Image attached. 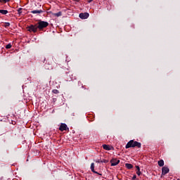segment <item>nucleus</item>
<instances>
[{"mask_svg": "<svg viewBox=\"0 0 180 180\" xmlns=\"http://www.w3.org/2000/svg\"><path fill=\"white\" fill-rule=\"evenodd\" d=\"M135 147H137L138 148H141V143L137 142L134 140H131L125 146V148H134Z\"/></svg>", "mask_w": 180, "mask_h": 180, "instance_id": "obj_1", "label": "nucleus"}, {"mask_svg": "<svg viewBox=\"0 0 180 180\" xmlns=\"http://www.w3.org/2000/svg\"><path fill=\"white\" fill-rule=\"evenodd\" d=\"M37 26L39 30L41 31V30H43V29H46V27H47V26H49V22L47 21L39 20L37 22Z\"/></svg>", "mask_w": 180, "mask_h": 180, "instance_id": "obj_2", "label": "nucleus"}, {"mask_svg": "<svg viewBox=\"0 0 180 180\" xmlns=\"http://www.w3.org/2000/svg\"><path fill=\"white\" fill-rule=\"evenodd\" d=\"M27 29H28V32H33V33H37V29L39 28L37 27V25H31L27 27Z\"/></svg>", "mask_w": 180, "mask_h": 180, "instance_id": "obj_3", "label": "nucleus"}, {"mask_svg": "<svg viewBox=\"0 0 180 180\" xmlns=\"http://www.w3.org/2000/svg\"><path fill=\"white\" fill-rule=\"evenodd\" d=\"M59 130L60 131H67L70 130V128H68V127L66 125L65 123H61L60 126L59 127Z\"/></svg>", "mask_w": 180, "mask_h": 180, "instance_id": "obj_4", "label": "nucleus"}, {"mask_svg": "<svg viewBox=\"0 0 180 180\" xmlns=\"http://www.w3.org/2000/svg\"><path fill=\"white\" fill-rule=\"evenodd\" d=\"M79 18H80V19H88V18H89V13H81L79 15Z\"/></svg>", "mask_w": 180, "mask_h": 180, "instance_id": "obj_5", "label": "nucleus"}, {"mask_svg": "<svg viewBox=\"0 0 180 180\" xmlns=\"http://www.w3.org/2000/svg\"><path fill=\"white\" fill-rule=\"evenodd\" d=\"M169 172V167L165 166L162 168V175H167Z\"/></svg>", "mask_w": 180, "mask_h": 180, "instance_id": "obj_6", "label": "nucleus"}, {"mask_svg": "<svg viewBox=\"0 0 180 180\" xmlns=\"http://www.w3.org/2000/svg\"><path fill=\"white\" fill-rule=\"evenodd\" d=\"M120 162V160L117 159H112L110 160L111 167H115V165H117Z\"/></svg>", "mask_w": 180, "mask_h": 180, "instance_id": "obj_7", "label": "nucleus"}, {"mask_svg": "<svg viewBox=\"0 0 180 180\" xmlns=\"http://www.w3.org/2000/svg\"><path fill=\"white\" fill-rule=\"evenodd\" d=\"M103 148L104 150H106L107 151H110V150H113V147L106 144L103 145Z\"/></svg>", "mask_w": 180, "mask_h": 180, "instance_id": "obj_8", "label": "nucleus"}, {"mask_svg": "<svg viewBox=\"0 0 180 180\" xmlns=\"http://www.w3.org/2000/svg\"><path fill=\"white\" fill-rule=\"evenodd\" d=\"M91 169L94 172V174H99L98 172L95 171V163L91 164Z\"/></svg>", "mask_w": 180, "mask_h": 180, "instance_id": "obj_9", "label": "nucleus"}, {"mask_svg": "<svg viewBox=\"0 0 180 180\" xmlns=\"http://www.w3.org/2000/svg\"><path fill=\"white\" fill-rule=\"evenodd\" d=\"M31 13H43V10H34L32 11H31Z\"/></svg>", "mask_w": 180, "mask_h": 180, "instance_id": "obj_10", "label": "nucleus"}, {"mask_svg": "<svg viewBox=\"0 0 180 180\" xmlns=\"http://www.w3.org/2000/svg\"><path fill=\"white\" fill-rule=\"evenodd\" d=\"M125 167L127 168V169H131V168H133V165L130 163H126Z\"/></svg>", "mask_w": 180, "mask_h": 180, "instance_id": "obj_11", "label": "nucleus"}, {"mask_svg": "<svg viewBox=\"0 0 180 180\" xmlns=\"http://www.w3.org/2000/svg\"><path fill=\"white\" fill-rule=\"evenodd\" d=\"M62 15H63V13L61 11L53 13V16H56L57 18H59V16H62Z\"/></svg>", "mask_w": 180, "mask_h": 180, "instance_id": "obj_12", "label": "nucleus"}, {"mask_svg": "<svg viewBox=\"0 0 180 180\" xmlns=\"http://www.w3.org/2000/svg\"><path fill=\"white\" fill-rule=\"evenodd\" d=\"M136 168L137 169L136 174L139 176H140L141 175V172H140V167L136 166Z\"/></svg>", "mask_w": 180, "mask_h": 180, "instance_id": "obj_13", "label": "nucleus"}, {"mask_svg": "<svg viewBox=\"0 0 180 180\" xmlns=\"http://www.w3.org/2000/svg\"><path fill=\"white\" fill-rule=\"evenodd\" d=\"M158 164L159 165V167H162L164 165V160H160L158 162Z\"/></svg>", "mask_w": 180, "mask_h": 180, "instance_id": "obj_14", "label": "nucleus"}, {"mask_svg": "<svg viewBox=\"0 0 180 180\" xmlns=\"http://www.w3.org/2000/svg\"><path fill=\"white\" fill-rule=\"evenodd\" d=\"M66 79L67 81H72V77H71V75H67Z\"/></svg>", "mask_w": 180, "mask_h": 180, "instance_id": "obj_15", "label": "nucleus"}, {"mask_svg": "<svg viewBox=\"0 0 180 180\" xmlns=\"http://www.w3.org/2000/svg\"><path fill=\"white\" fill-rule=\"evenodd\" d=\"M0 13H2V15H6V13H8V10H1Z\"/></svg>", "mask_w": 180, "mask_h": 180, "instance_id": "obj_16", "label": "nucleus"}, {"mask_svg": "<svg viewBox=\"0 0 180 180\" xmlns=\"http://www.w3.org/2000/svg\"><path fill=\"white\" fill-rule=\"evenodd\" d=\"M4 27H9L10 26H11V23H9V22H5V24H4Z\"/></svg>", "mask_w": 180, "mask_h": 180, "instance_id": "obj_17", "label": "nucleus"}, {"mask_svg": "<svg viewBox=\"0 0 180 180\" xmlns=\"http://www.w3.org/2000/svg\"><path fill=\"white\" fill-rule=\"evenodd\" d=\"M6 49H12V44H8L6 46Z\"/></svg>", "mask_w": 180, "mask_h": 180, "instance_id": "obj_18", "label": "nucleus"}, {"mask_svg": "<svg viewBox=\"0 0 180 180\" xmlns=\"http://www.w3.org/2000/svg\"><path fill=\"white\" fill-rule=\"evenodd\" d=\"M101 162H104V164H108V162H109V160L103 159V160H101Z\"/></svg>", "mask_w": 180, "mask_h": 180, "instance_id": "obj_19", "label": "nucleus"}, {"mask_svg": "<svg viewBox=\"0 0 180 180\" xmlns=\"http://www.w3.org/2000/svg\"><path fill=\"white\" fill-rule=\"evenodd\" d=\"M52 92H53V94H60V91H58V90H57V89H53V90L52 91Z\"/></svg>", "mask_w": 180, "mask_h": 180, "instance_id": "obj_20", "label": "nucleus"}, {"mask_svg": "<svg viewBox=\"0 0 180 180\" xmlns=\"http://www.w3.org/2000/svg\"><path fill=\"white\" fill-rule=\"evenodd\" d=\"M18 15H21L22 14V8H19L18 9Z\"/></svg>", "mask_w": 180, "mask_h": 180, "instance_id": "obj_21", "label": "nucleus"}, {"mask_svg": "<svg viewBox=\"0 0 180 180\" xmlns=\"http://www.w3.org/2000/svg\"><path fill=\"white\" fill-rule=\"evenodd\" d=\"M45 68H46V70H53V66H51V67H49V68H47V65H45Z\"/></svg>", "mask_w": 180, "mask_h": 180, "instance_id": "obj_22", "label": "nucleus"}, {"mask_svg": "<svg viewBox=\"0 0 180 180\" xmlns=\"http://www.w3.org/2000/svg\"><path fill=\"white\" fill-rule=\"evenodd\" d=\"M137 178V176L136 174H134L132 177L133 180H136V179Z\"/></svg>", "mask_w": 180, "mask_h": 180, "instance_id": "obj_23", "label": "nucleus"}, {"mask_svg": "<svg viewBox=\"0 0 180 180\" xmlns=\"http://www.w3.org/2000/svg\"><path fill=\"white\" fill-rule=\"evenodd\" d=\"M95 162H96L97 164H99V162H101V160H94Z\"/></svg>", "mask_w": 180, "mask_h": 180, "instance_id": "obj_24", "label": "nucleus"}, {"mask_svg": "<svg viewBox=\"0 0 180 180\" xmlns=\"http://www.w3.org/2000/svg\"><path fill=\"white\" fill-rule=\"evenodd\" d=\"M9 1H11V0H2V1H3V2H5V3L9 2Z\"/></svg>", "mask_w": 180, "mask_h": 180, "instance_id": "obj_25", "label": "nucleus"}, {"mask_svg": "<svg viewBox=\"0 0 180 180\" xmlns=\"http://www.w3.org/2000/svg\"><path fill=\"white\" fill-rule=\"evenodd\" d=\"M92 1H94V0H88V3L91 4V2H92Z\"/></svg>", "mask_w": 180, "mask_h": 180, "instance_id": "obj_26", "label": "nucleus"}, {"mask_svg": "<svg viewBox=\"0 0 180 180\" xmlns=\"http://www.w3.org/2000/svg\"><path fill=\"white\" fill-rule=\"evenodd\" d=\"M43 63H46V58H44Z\"/></svg>", "mask_w": 180, "mask_h": 180, "instance_id": "obj_27", "label": "nucleus"}, {"mask_svg": "<svg viewBox=\"0 0 180 180\" xmlns=\"http://www.w3.org/2000/svg\"><path fill=\"white\" fill-rule=\"evenodd\" d=\"M73 1H75V2H79V1L81 0H73Z\"/></svg>", "mask_w": 180, "mask_h": 180, "instance_id": "obj_28", "label": "nucleus"}, {"mask_svg": "<svg viewBox=\"0 0 180 180\" xmlns=\"http://www.w3.org/2000/svg\"><path fill=\"white\" fill-rule=\"evenodd\" d=\"M0 2H3L2 0H0Z\"/></svg>", "mask_w": 180, "mask_h": 180, "instance_id": "obj_29", "label": "nucleus"}, {"mask_svg": "<svg viewBox=\"0 0 180 180\" xmlns=\"http://www.w3.org/2000/svg\"><path fill=\"white\" fill-rule=\"evenodd\" d=\"M98 175H102V174H98Z\"/></svg>", "mask_w": 180, "mask_h": 180, "instance_id": "obj_30", "label": "nucleus"}, {"mask_svg": "<svg viewBox=\"0 0 180 180\" xmlns=\"http://www.w3.org/2000/svg\"><path fill=\"white\" fill-rule=\"evenodd\" d=\"M82 87L84 88V86H82Z\"/></svg>", "mask_w": 180, "mask_h": 180, "instance_id": "obj_31", "label": "nucleus"}]
</instances>
